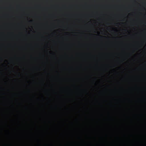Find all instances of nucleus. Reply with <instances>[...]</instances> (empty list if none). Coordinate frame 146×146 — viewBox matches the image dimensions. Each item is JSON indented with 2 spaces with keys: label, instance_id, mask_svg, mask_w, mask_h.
I'll use <instances>...</instances> for the list:
<instances>
[{
  "label": "nucleus",
  "instance_id": "nucleus-1",
  "mask_svg": "<svg viewBox=\"0 0 146 146\" xmlns=\"http://www.w3.org/2000/svg\"><path fill=\"white\" fill-rule=\"evenodd\" d=\"M32 21V20H31V21H30V22H31Z\"/></svg>",
  "mask_w": 146,
  "mask_h": 146
}]
</instances>
